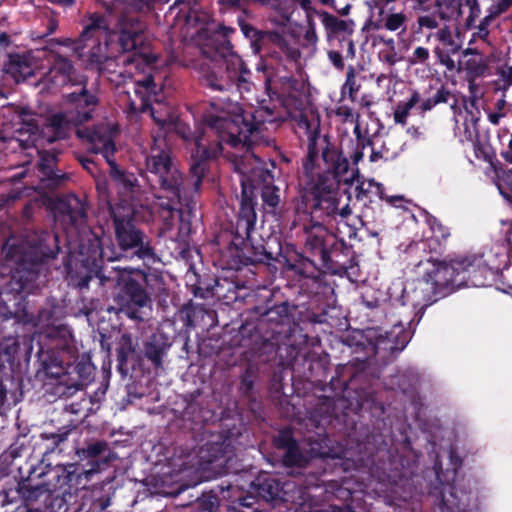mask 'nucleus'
I'll return each mask as SVG.
<instances>
[{
    "instance_id": "obj_51",
    "label": "nucleus",
    "mask_w": 512,
    "mask_h": 512,
    "mask_svg": "<svg viewBox=\"0 0 512 512\" xmlns=\"http://www.w3.org/2000/svg\"><path fill=\"white\" fill-rule=\"evenodd\" d=\"M494 91L512 94V67L506 64L498 69V78L494 83Z\"/></svg>"
},
{
    "instance_id": "obj_57",
    "label": "nucleus",
    "mask_w": 512,
    "mask_h": 512,
    "mask_svg": "<svg viewBox=\"0 0 512 512\" xmlns=\"http://www.w3.org/2000/svg\"><path fill=\"white\" fill-rule=\"evenodd\" d=\"M420 98H409L406 103H399L394 111V120L398 124H405L406 118L411 108H413L419 101Z\"/></svg>"
},
{
    "instance_id": "obj_5",
    "label": "nucleus",
    "mask_w": 512,
    "mask_h": 512,
    "mask_svg": "<svg viewBox=\"0 0 512 512\" xmlns=\"http://www.w3.org/2000/svg\"><path fill=\"white\" fill-rule=\"evenodd\" d=\"M380 386V369L366 357L338 364L329 383L320 388L324 392L330 391L329 395L323 396L327 412L334 409L337 401L342 402L344 409L356 412L376 402L375 396Z\"/></svg>"
},
{
    "instance_id": "obj_34",
    "label": "nucleus",
    "mask_w": 512,
    "mask_h": 512,
    "mask_svg": "<svg viewBox=\"0 0 512 512\" xmlns=\"http://www.w3.org/2000/svg\"><path fill=\"white\" fill-rule=\"evenodd\" d=\"M171 345L170 339L165 333H153L143 343L142 360L146 359L155 370L162 369L164 357Z\"/></svg>"
},
{
    "instance_id": "obj_26",
    "label": "nucleus",
    "mask_w": 512,
    "mask_h": 512,
    "mask_svg": "<svg viewBox=\"0 0 512 512\" xmlns=\"http://www.w3.org/2000/svg\"><path fill=\"white\" fill-rule=\"evenodd\" d=\"M0 313L6 319H14L18 323L32 327L48 326L54 318V311L49 307L39 309L36 315L30 313L27 308L25 296L20 297L14 310L4 305Z\"/></svg>"
},
{
    "instance_id": "obj_64",
    "label": "nucleus",
    "mask_w": 512,
    "mask_h": 512,
    "mask_svg": "<svg viewBox=\"0 0 512 512\" xmlns=\"http://www.w3.org/2000/svg\"><path fill=\"white\" fill-rule=\"evenodd\" d=\"M345 98H340L339 104L335 109V114L337 117L341 119L342 122H355L356 123V115L354 113L353 108L348 105L341 104V101Z\"/></svg>"
},
{
    "instance_id": "obj_16",
    "label": "nucleus",
    "mask_w": 512,
    "mask_h": 512,
    "mask_svg": "<svg viewBox=\"0 0 512 512\" xmlns=\"http://www.w3.org/2000/svg\"><path fill=\"white\" fill-rule=\"evenodd\" d=\"M257 337L258 340H253L251 345L243 347L264 363L278 360L279 365L292 366L302 350L300 344L295 341V333L279 335L273 339Z\"/></svg>"
},
{
    "instance_id": "obj_14",
    "label": "nucleus",
    "mask_w": 512,
    "mask_h": 512,
    "mask_svg": "<svg viewBox=\"0 0 512 512\" xmlns=\"http://www.w3.org/2000/svg\"><path fill=\"white\" fill-rule=\"evenodd\" d=\"M411 340L410 331L397 327L385 335L377 334L372 330H356L348 334L344 340L349 347L365 351L367 354L380 355L381 352L394 356L400 353Z\"/></svg>"
},
{
    "instance_id": "obj_35",
    "label": "nucleus",
    "mask_w": 512,
    "mask_h": 512,
    "mask_svg": "<svg viewBox=\"0 0 512 512\" xmlns=\"http://www.w3.org/2000/svg\"><path fill=\"white\" fill-rule=\"evenodd\" d=\"M57 155L47 150L39 151L38 170L42 175V181L48 189H57L61 187L68 179L66 173L55 169Z\"/></svg>"
},
{
    "instance_id": "obj_43",
    "label": "nucleus",
    "mask_w": 512,
    "mask_h": 512,
    "mask_svg": "<svg viewBox=\"0 0 512 512\" xmlns=\"http://www.w3.org/2000/svg\"><path fill=\"white\" fill-rule=\"evenodd\" d=\"M260 369L255 362L248 361L239 375V393L247 398L254 394L255 383L259 380Z\"/></svg>"
},
{
    "instance_id": "obj_29",
    "label": "nucleus",
    "mask_w": 512,
    "mask_h": 512,
    "mask_svg": "<svg viewBox=\"0 0 512 512\" xmlns=\"http://www.w3.org/2000/svg\"><path fill=\"white\" fill-rule=\"evenodd\" d=\"M117 345V370L125 378L131 370L141 366L142 354L137 349L138 340L129 333H123Z\"/></svg>"
},
{
    "instance_id": "obj_27",
    "label": "nucleus",
    "mask_w": 512,
    "mask_h": 512,
    "mask_svg": "<svg viewBox=\"0 0 512 512\" xmlns=\"http://www.w3.org/2000/svg\"><path fill=\"white\" fill-rule=\"evenodd\" d=\"M301 287L308 293L311 299L323 307V313H311L308 319L313 323L325 322V308L329 306L330 300L334 296V288L326 281V275L322 272L309 280H305Z\"/></svg>"
},
{
    "instance_id": "obj_13",
    "label": "nucleus",
    "mask_w": 512,
    "mask_h": 512,
    "mask_svg": "<svg viewBox=\"0 0 512 512\" xmlns=\"http://www.w3.org/2000/svg\"><path fill=\"white\" fill-rule=\"evenodd\" d=\"M48 340L47 347H41L38 356L41 368L37 376L43 374V381L48 380L49 377H61L64 365H67L75 354L72 334L65 326L51 329Z\"/></svg>"
},
{
    "instance_id": "obj_3",
    "label": "nucleus",
    "mask_w": 512,
    "mask_h": 512,
    "mask_svg": "<svg viewBox=\"0 0 512 512\" xmlns=\"http://www.w3.org/2000/svg\"><path fill=\"white\" fill-rule=\"evenodd\" d=\"M235 155V170L240 174L241 200L235 221L230 223L231 240L227 244V264L231 269L276 261L277 258L263 245H255L252 232L257 221L256 205L258 195L266 213L276 214L280 205V189L274 184V175L255 157L252 148L249 153Z\"/></svg>"
},
{
    "instance_id": "obj_56",
    "label": "nucleus",
    "mask_w": 512,
    "mask_h": 512,
    "mask_svg": "<svg viewBox=\"0 0 512 512\" xmlns=\"http://www.w3.org/2000/svg\"><path fill=\"white\" fill-rule=\"evenodd\" d=\"M195 501H197L196 512H216L217 510L218 498L215 495H197Z\"/></svg>"
},
{
    "instance_id": "obj_46",
    "label": "nucleus",
    "mask_w": 512,
    "mask_h": 512,
    "mask_svg": "<svg viewBox=\"0 0 512 512\" xmlns=\"http://www.w3.org/2000/svg\"><path fill=\"white\" fill-rule=\"evenodd\" d=\"M39 132V126L35 119L23 121L21 126L15 130L16 140L22 149H28L34 146L36 136Z\"/></svg>"
},
{
    "instance_id": "obj_55",
    "label": "nucleus",
    "mask_w": 512,
    "mask_h": 512,
    "mask_svg": "<svg viewBox=\"0 0 512 512\" xmlns=\"http://www.w3.org/2000/svg\"><path fill=\"white\" fill-rule=\"evenodd\" d=\"M272 9L277 11L280 14V20L271 19L272 22L278 24V25H285L286 23L290 22L291 24V16L294 13V10L291 9V6L287 2H278L273 1L272 3Z\"/></svg>"
},
{
    "instance_id": "obj_25",
    "label": "nucleus",
    "mask_w": 512,
    "mask_h": 512,
    "mask_svg": "<svg viewBox=\"0 0 512 512\" xmlns=\"http://www.w3.org/2000/svg\"><path fill=\"white\" fill-rule=\"evenodd\" d=\"M39 470V467L31 465L28 474L26 476L21 475L17 483L16 492L26 507L32 506L42 498L46 499L51 495L48 488L49 484L42 479L44 473L38 472Z\"/></svg>"
},
{
    "instance_id": "obj_58",
    "label": "nucleus",
    "mask_w": 512,
    "mask_h": 512,
    "mask_svg": "<svg viewBox=\"0 0 512 512\" xmlns=\"http://www.w3.org/2000/svg\"><path fill=\"white\" fill-rule=\"evenodd\" d=\"M436 38L445 46L449 48L451 53H456L460 47L455 43L452 37V32L449 26L445 25L440 28L436 33Z\"/></svg>"
},
{
    "instance_id": "obj_18",
    "label": "nucleus",
    "mask_w": 512,
    "mask_h": 512,
    "mask_svg": "<svg viewBox=\"0 0 512 512\" xmlns=\"http://www.w3.org/2000/svg\"><path fill=\"white\" fill-rule=\"evenodd\" d=\"M69 105L81 109L73 112H59L48 118L46 130L51 132L48 136V142L53 143L57 140L66 139L69 136L70 125L78 126L89 121L92 118L93 107L98 104L99 98H67Z\"/></svg>"
},
{
    "instance_id": "obj_53",
    "label": "nucleus",
    "mask_w": 512,
    "mask_h": 512,
    "mask_svg": "<svg viewBox=\"0 0 512 512\" xmlns=\"http://www.w3.org/2000/svg\"><path fill=\"white\" fill-rule=\"evenodd\" d=\"M428 225L433 233L434 238L440 242L446 241L450 237V230L438 218L430 216L427 219Z\"/></svg>"
},
{
    "instance_id": "obj_44",
    "label": "nucleus",
    "mask_w": 512,
    "mask_h": 512,
    "mask_svg": "<svg viewBox=\"0 0 512 512\" xmlns=\"http://www.w3.org/2000/svg\"><path fill=\"white\" fill-rule=\"evenodd\" d=\"M319 265V263H316L315 260L309 256L300 254L293 262L288 263V268L295 274L309 280L322 273Z\"/></svg>"
},
{
    "instance_id": "obj_23",
    "label": "nucleus",
    "mask_w": 512,
    "mask_h": 512,
    "mask_svg": "<svg viewBox=\"0 0 512 512\" xmlns=\"http://www.w3.org/2000/svg\"><path fill=\"white\" fill-rule=\"evenodd\" d=\"M63 45V42L51 40L49 50L51 52V66L45 76L40 79L36 86L39 93H55L56 88L68 84L75 73L72 61L54 50L55 45Z\"/></svg>"
},
{
    "instance_id": "obj_17",
    "label": "nucleus",
    "mask_w": 512,
    "mask_h": 512,
    "mask_svg": "<svg viewBox=\"0 0 512 512\" xmlns=\"http://www.w3.org/2000/svg\"><path fill=\"white\" fill-rule=\"evenodd\" d=\"M95 370L89 357L82 356L73 365L68 361L64 365L63 378L49 377L44 381L46 392L59 398L69 397L93 380Z\"/></svg>"
},
{
    "instance_id": "obj_6",
    "label": "nucleus",
    "mask_w": 512,
    "mask_h": 512,
    "mask_svg": "<svg viewBox=\"0 0 512 512\" xmlns=\"http://www.w3.org/2000/svg\"><path fill=\"white\" fill-rule=\"evenodd\" d=\"M143 176L151 190L159 193V199H167V203L162 204L163 208L181 211L184 206H188L190 191L186 186V178L175 162L172 148L164 136L152 137L145 154Z\"/></svg>"
},
{
    "instance_id": "obj_8",
    "label": "nucleus",
    "mask_w": 512,
    "mask_h": 512,
    "mask_svg": "<svg viewBox=\"0 0 512 512\" xmlns=\"http://www.w3.org/2000/svg\"><path fill=\"white\" fill-rule=\"evenodd\" d=\"M78 40L65 39L63 45L73 46V51L87 67L96 68V72L90 77L80 81L81 88L69 96H95L100 92L99 72L105 68L104 64L115 60V57L108 54V27L101 16L90 17Z\"/></svg>"
},
{
    "instance_id": "obj_2",
    "label": "nucleus",
    "mask_w": 512,
    "mask_h": 512,
    "mask_svg": "<svg viewBox=\"0 0 512 512\" xmlns=\"http://www.w3.org/2000/svg\"><path fill=\"white\" fill-rule=\"evenodd\" d=\"M265 103L266 99L263 98L257 109L250 110L229 103L228 111L210 117L208 128L204 131H192L190 126L180 121L176 115L171 125H174L176 134L190 146L189 172L193 180V191L199 190L209 170V162L221 154L223 144L249 153L266 123L285 120L275 107Z\"/></svg>"
},
{
    "instance_id": "obj_60",
    "label": "nucleus",
    "mask_w": 512,
    "mask_h": 512,
    "mask_svg": "<svg viewBox=\"0 0 512 512\" xmlns=\"http://www.w3.org/2000/svg\"><path fill=\"white\" fill-rule=\"evenodd\" d=\"M512 5V0H495L487 9L488 20H493L500 16L502 13Z\"/></svg>"
},
{
    "instance_id": "obj_52",
    "label": "nucleus",
    "mask_w": 512,
    "mask_h": 512,
    "mask_svg": "<svg viewBox=\"0 0 512 512\" xmlns=\"http://www.w3.org/2000/svg\"><path fill=\"white\" fill-rule=\"evenodd\" d=\"M76 429V426L72 423L69 425H64L58 428L57 432L47 433L44 432L41 434V438L45 440H51L53 443L52 450L58 447L61 443L65 442L69 436V434Z\"/></svg>"
},
{
    "instance_id": "obj_20",
    "label": "nucleus",
    "mask_w": 512,
    "mask_h": 512,
    "mask_svg": "<svg viewBox=\"0 0 512 512\" xmlns=\"http://www.w3.org/2000/svg\"><path fill=\"white\" fill-rule=\"evenodd\" d=\"M75 455L87 476L107 469L118 459L107 441L95 438L87 439L82 446L76 447Z\"/></svg>"
},
{
    "instance_id": "obj_48",
    "label": "nucleus",
    "mask_w": 512,
    "mask_h": 512,
    "mask_svg": "<svg viewBox=\"0 0 512 512\" xmlns=\"http://www.w3.org/2000/svg\"><path fill=\"white\" fill-rule=\"evenodd\" d=\"M359 114L356 115V124L354 126V134L357 140V151L353 154V161L356 165L357 162L363 157V150L372 145V136L369 134L368 130L364 131L361 128L359 123Z\"/></svg>"
},
{
    "instance_id": "obj_42",
    "label": "nucleus",
    "mask_w": 512,
    "mask_h": 512,
    "mask_svg": "<svg viewBox=\"0 0 512 512\" xmlns=\"http://www.w3.org/2000/svg\"><path fill=\"white\" fill-rule=\"evenodd\" d=\"M453 101L450 107L454 119L459 122L460 118L465 122L477 123L479 120V100L482 98H451Z\"/></svg>"
},
{
    "instance_id": "obj_7",
    "label": "nucleus",
    "mask_w": 512,
    "mask_h": 512,
    "mask_svg": "<svg viewBox=\"0 0 512 512\" xmlns=\"http://www.w3.org/2000/svg\"><path fill=\"white\" fill-rule=\"evenodd\" d=\"M455 258L448 262L432 257L420 261V276L412 281L409 289L403 290V304L427 308L438 300L460 289V278L456 275Z\"/></svg>"
},
{
    "instance_id": "obj_37",
    "label": "nucleus",
    "mask_w": 512,
    "mask_h": 512,
    "mask_svg": "<svg viewBox=\"0 0 512 512\" xmlns=\"http://www.w3.org/2000/svg\"><path fill=\"white\" fill-rule=\"evenodd\" d=\"M354 192L356 199L362 202L364 205L372 203L374 198L386 200L393 206H398L397 203L404 200V197L399 195L391 197L386 196L384 186L381 183L376 182L374 179H368L359 182L356 185Z\"/></svg>"
},
{
    "instance_id": "obj_39",
    "label": "nucleus",
    "mask_w": 512,
    "mask_h": 512,
    "mask_svg": "<svg viewBox=\"0 0 512 512\" xmlns=\"http://www.w3.org/2000/svg\"><path fill=\"white\" fill-rule=\"evenodd\" d=\"M186 284L195 297L209 299L215 296L219 280L209 274H199L195 271L186 274Z\"/></svg>"
},
{
    "instance_id": "obj_62",
    "label": "nucleus",
    "mask_w": 512,
    "mask_h": 512,
    "mask_svg": "<svg viewBox=\"0 0 512 512\" xmlns=\"http://www.w3.org/2000/svg\"><path fill=\"white\" fill-rule=\"evenodd\" d=\"M306 23H307V25H306L305 32L303 35V38L305 41L304 45L315 47L318 38H317L316 31H315V24H314L311 14L306 15Z\"/></svg>"
},
{
    "instance_id": "obj_24",
    "label": "nucleus",
    "mask_w": 512,
    "mask_h": 512,
    "mask_svg": "<svg viewBox=\"0 0 512 512\" xmlns=\"http://www.w3.org/2000/svg\"><path fill=\"white\" fill-rule=\"evenodd\" d=\"M429 496L435 499V512H466L470 504V494L458 489L454 483L432 487Z\"/></svg>"
},
{
    "instance_id": "obj_11",
    "label": "nucleus",
    "mask_w": 512,
    "mask_h": 512,
    "mask_svg": "<svg viewBox=\"0 0 512 512\" xmlns=\"http://www.w3.org/2000/svg\"><path fill=\"white\" fill-rule=\"evenodd\" d=\"M296 310L297 306L287 301L267 308L255 306L252 312L256 315V320L245 321L241 325L239 345H251L253 340H258L257 336L273 339L279 335L295 333L298 328L295 321Z\"/></svg>"
},
{
    "instance_id": "obj_49",
    "label": "nucleus",
    "mask_w": 512,
    "mask_h": 512,
    "mask_svg": "<svg viewBox=\"0 0 512 512\" xmlns=\"http://www.w3.org/2000/svg\"><path fill=\"white\" fill-rule=\"evenodd\" d=\"M210 412L205 410L198 402H190L183 411V418L196 425H203L210 418Z\"/></svg>"
},
{
    "instance_id": "obj_9",
    "label": "nucleus",
    "mask_w": 512,
    "mask_h": 512,
    "mask_svg": "<svg viewBox=\"0 0 512 512\" xmlns=\"http://www.w3.org/2000/svg\"><path fill=\"white\" fill-rule=\"evenodd\" d=\"M111 217L115 231V240L118 252L106 256L108 261H117L122 258H134L142 260L143 265L150 270L151 266L161 262V258L156 253L144 233L136 227L134 217L130 208L110 207Z\"/></svg>"
},
{
    "instance_id": "obj_10",
    "label": "nucleus",
    "mask_w": 512,
    "mask_h": 512,
    "mask_svg": "<svg viewBox=\"0 0 512 512\" xmlns=\"http://www.w3.org/2000/svg\"><path fill=\"white\" fill-rule=\"evenodd\" d=\"M116 270V268H113ZM117 285L119 291L115 301L119 311L129 319L144 321V309L151 308V293L148 291L152 283H163L160 272L145 271L140 268H125L118 270Z\"/></svg>"
},
{
    "instance_id": "obj_1",
    "label": "nucleus",
    "mask_w": 512,
    "mask_h": 512,
    "mask_svg": "<svg viewBox=\"0 0 512 512\" xmlns=\"http://www.w3.org/2000/svg\"><path fill=\"white\" fill-rule=\"evenodd\" d=\"M308 138L307 155L302 161L301 202L312 218L346 220L352 213L349 204L339 208L341 184H351L359 171L327 137L319 155L320 117L312 109L287 112Z\"/></svg>"
},
{
    "instance_id": "obj_40",
    "label": "nucleus",
    "mask_w": 512,
    "mask_h": 512,
    "mask_svg": "<svg viewBox=\"0 0 512 512\" xmlns=\"http://www.w3.org/2000/svg\"><path fill=\"white\" fill-rule=\"evenodd\" d=\"M232 454L231 446L226 440L218 437L216 441H207L199 449L201 463L213 464L218 461H227Z\"/></svg>"
},
{
    "instance_id": "obj_15",
    "label": "nucleus",
    "mask_w": 512,
    "mask_h": 512,
    "mask_svg": "<svg viewBox=\"0 0 512 512\" xmlns=\"http://www.w3.org/2000/svg\"><path fill=\"white\" fill-rule=\"evenodd\" d=\"M89 141L92 150L96 154H101L109 165V175L112 181L120 187L125 193H138L140 191L139 181L136 175L119 167L114 158L116 145L111 130L105 128L94 129Z\"/></svg>"
},
{
    "instance_id": "obj_19",
    "label": "nucleus",
    "mask_w": 512,
    "mask_h": 512,
    "mask_svg": "<svg viewBox=\"0 0 512 512\" xmlns=\"http://www.w3.org/2000/svg\"><path fill=\"white\" fill-rule=\"evenodd\" d=\"M489 256L491 252L455 257L456 275L460 278L461 288L487 285L488 278L499 271V267L489 264Z\"/></svg>"
},
{
    "instance_id": "obj_30",
    "label": "nucleus",
    "mask_w": 512,
    "mask_h": 512,
    "mask_svg": "<svg viewBox=\"0 0 512 512\" xmlns=\"http://www.w3.org/2000/svg\"><path fill=\"white\" fill-rule=\"evenodd\" d=\"M355 265L354 251L351 245L337 238V243L328 249L326 257L320 262V266L333 274L347 273Z\"/></svg>"
},
{
    "instance_id": "obj_59",
    "label": "nucleus",
    "mask_w": 512,
    "mask_h": 512,
    "mask_svg": "<svg viewBox=\"0 0 512 512\" xmlns=\"http://www.w3.org/2000/svg\"><path fill=\"white\" fill-rule=\"evenodd\" d=\"M394 378L397 389L402 393L407 394L414 389L415 377L411 373L403 372L396 375Z\"/></svg>"
},
{
    "instance_id": "obj_22",
    "label": "nucleus",
    "mask_w": 512,
    "mask_h": 512,
    "mask_svg": "<svg viewBox=\"0 0 512 512\" xmlns=\"http://www.w3.org/2000/svg\"><path fill=\"white\" fill-rule=\"evenodd\" d=\"M55 223L65 231L79 230L87 222L86 203L75 194H65L57 197L52 206Z\"/></svg>"
},
{
    "instance_id": "obj_4",
    "label": "nucleus",
    "mask_w": 512,
    "mask_h": 512,
    "mask_svg": "<svg viewBox=\"0 0 512 512\" xmlns=\"http://www.w3.org/2000/svg\"><path fill=\"white\" fill-rule=\"evenodd\" d=\"M1 252L7 262L15 264L5 289L9 294L28 295L37 287L42 264L60 252L58 235L42 231L25 243L9 238L3 242Z\"/></svg>"
},
{
    "instance_id": "obj_50",
    "label": "nucleus",
    "mask_w": 512,
    "mask_h": 512,
    "mask_svg": "<svg viewBox=\"0 0 512 512\" xmlns=\"http://www.w3.org/2000/svg\"><path fill=\"white\" fill-rule=\"evenodd\" d=\"M319 15L322 18V23L326 29L330 30L333 33L337 32H352V22H348L345 20L338 19L332 14L328 12H320Z\"/></svg>"
},
{
    "instance_id": "obj_61",
    "label": "nucleus",
    "mask_w": 512,
    "mask_h": 512,
    "mask_svg": "<svg viewBox=\"0 0 512 512\" xmlns=\"http://www.w3.org/2000/svg\"><path fill=\"white\" fill-rule=\"evenodd\" d=\"M374 43L379 42L388 46L391 50L390 53L386 54L384 59L389 65H394L400 60L395 50V42L393 38H385L384 36H377L373 40Z\"/></svg>"
},
{
    "instance_id": "obj_45",
    "label": "nucleus",
    "mask_w": 512,
    "mask_h": 512,
    "mask_svg": "<svg viewBox=\"0 0 512 512\" xmlns=\"http://www.w3.org/2000/svg\"><path fill=\"white\" fill-rule=\"evenodd\" d=\"M383 16L384 29L396 35H404L407 32L408 16L404 11L385 13L384 9L379 10Z\"/></svg>"
},
{
    "instance_id": "obj_38",
    "label": "nucleus",
    "mask_w": 512,
    "mask_h": 512,
    "mask_svg": "<svg viewBox=\"0 0 512 512\" xmlns=\"http://www.w3.org/2000/svg\"><path fill=\"white\" fill-rule=\"evenodd\" d=\"M150 99L141 98L140 111L149 112L154 122L161 127L171 125L176 119V114L168 104L167 98H154V103H151Z\"/></svg>"
},
{
    "instance_id": "obj_63",
    "label": "nucleus",
    "mask_w": 512,
    "mask_h": 512,
    "mask_svg": "<svg viewBox=\"0 0 512 512\" xmlns=\"http://www.w3.org/2000/svg\"><path fill=\"white\" fill-rule=\"evenodd\" d=\"M464 123V138L465 141L470 142L475 150V153L477 154V150L479 149L481 143H480V137L479 132L476 127V123H472L473 127H469L468 122L463 121Z\"/></svg>"
},
{
    "instance_id": "obj_21",
    "label": "nucleus",
    "mask_w": 512,
    "mask_h": 512,
    "mask_svg": "<svg viewBox=\"0 0 512 512\" xmlns=\"http://www.w3.org/2000/svg\"><path fill=\"white\" fill-rule=\"evenodd\" d=\"M310 215V222L303 225V232L305 235L304 252L313 258H317L320 263L326 257L328 249L337 243V236L332 233L324 224L335 221V219L322 220L312 218ZM343 220L338 218L336 222L340 223Z\"/></svg>"
},
{
    "instance_id": "obj_47",
    "label": "nucleus",
    "mask_w": 512,
    "mask_h": 512,
    "mask_svg": "<svg viewBox=\"0 0 512 512\" xmlns=\"http://www.w3.org/2000/svg\"><path fill=\"white\" fill-rule=\"evenodd\" d=\"M461 7V0H437L435 15L443 21L457 20L462 13Z\"/></svg>"
},
{
    "instance_id": "obj_41",
    "label": "nucleus",
    "mask_w": 512,
    "mask_h": 512,
    "mask_svg": "<svg viewBox=\"0 0 512 512\" xmlns=\"http://www.w3.org/2000/svg\"><path fill=\"white\" fill-rule=\"evenodd\" d=\"M213 311L204 304H195L192 301L183 305L179 310V319L187 328L206 326V318L212 319Z\"/></svg>"
},
{
    "instance_id": "obj_12",
    "label": "nucleus",
    "mask_w": 512,
    "mask_h": 512,
    "mask_svg": "<svg viewBox=\"0 0 512 512\" xmlns=\"http://www.w3.org/2000/svg\"><path fill=\"white\" fill-rule=\"evenodd\" d=\"M104 258L101 239L92 234L86 242L80 243L75 268L71 264L66 266L71 284L82 292L89 288V283L93 279H97L100 287H106L112 281V277L111 272L106 273Z\"/></svg>"
},
{
    "instance_id": "obj_32",
    "label": "nucleus",
    "mask_w": 512,
    "mask_h": 512,
    "mask_svg": "<svg viewBox=\"0 0 512 512\" xmlns=\"http://www.w3.org/2000/svg\"><path fill=\"white\" fill-rule=\"evenodd\" d=\"M119 43L124 52L132 51L143 41L146 25L135 17L121 16L118 20Z\"/></svg>"
},
{
    "instance_id": "obj_36",
    "label": "nucleus",
    "mask_w": 512,
    "mask_h": 512,
    "mask_svg": "<svg viewBox=\"0 0 512 512\" xmlns=\"http://www.w3.org/2000/svg\"><path fill=\"white\" fill-rule=\"evenodd\" d=\"M4 67L5 72L19 83L34 74L36 60L31 52L11 53Z\"/></svg>"
},
{
    "instance_id": "obj_33",
    "label": "nucleus",
    "mask_w": 512,
    "mask_h": 512,
    "mask_svg": "<svg viewBox=\"0 0 512 512\" xmlns=\"http://www.w3.org/2000/svg\"><path fill=\"white\" fill-rule=\"evenodd\" d=\"M35 466L40 468L38 472L44 473L42 479L49 484L50 494L57 491L66 492V487L71 488L73 481L77 478L74 464L56 467L43 466L42 464Z\"/></svg>"
},
{
    "instance_id": "obj_28",
    "label": "nucleus",
    "mask_w": 512,
    "mask_h": 512,
    "mask_svg": "<svg viewBox=\"0 0 512 512\" xmlns=\"http://www.w3.org/2000/svg\"><path fill=\"white\" fill-rule=\"evenodd\" d=\"M273 445L278 450H283L282 464L285 467H304L307 464V458L301 451L298 441L294 437L293 431L285 427L273 438Z\"/></svg>"
},
{
    "instance_id": "obj_54",
    "label": "nucleus",
    "mask_w": 512,
    "mask_h": 512,
    "mask_svg": "<svg viewBox=\"0 0 512 512\" xmlns=\"http://www.w3.org/2000/svg\"><path fill=\"white\" fill-rule=\"evenodd\" d=\"M215 62L219 67L225 66L228 71H236L241 67L240 57L230 49L227 50V54L220 55L219 58H216Z\"/></svg>"
},
{
    "instance_id": "obj_31",
    "label": "nucleus",
    "mask_w": 512,
    "mask_h": 512,
    "mask_svg": "<svg viewBox=\"0 0 512 512\" xmlns=\"http://www.w3.org/2000/svg\"><path fill=\"white\" fill-rule=\"evenodd\" d=\"M250 487L258 498L266 502L277 503L278 501H286L282 482L270 473L261 472L251 482Z\"/></svg>"
}]
</instances>
